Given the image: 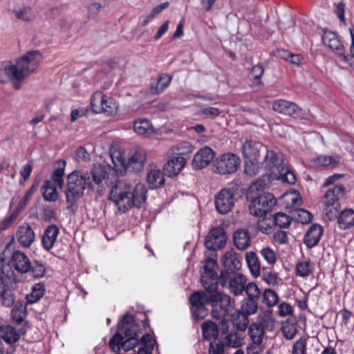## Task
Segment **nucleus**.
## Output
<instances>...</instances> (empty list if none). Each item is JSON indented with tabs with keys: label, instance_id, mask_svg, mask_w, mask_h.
I'll list each match as a JSON object with an SVG mask.
<instances>
[{
	"label": "nucleus",
	"instance_id": "nucleus-10",
	"mask_svg": "<svg viewBox=\"0 0 354 354\" xmlns=\"http://www.w3.org/2000/svg\"><path fill=\"white\" fill-rule=\"evenodd\" d=\"M212 292L198 290L191 294L189 297L190 309L196 319H203L208 315L207 305L212 306Z\"/></svg>",
	"mask_w": 354,
	"mask_h": 354
},
{
	"label": "nucleus",
	"instance_id": "nucleus-52",
	"mask_svg": "<svg viewBox=\"0 0 354 354\" xmlns=\"http://www.w3.org/2000/svg\"><path fill=\"white\" fill-rule=\"evenodd\" d=\"M14 12L18 19L25 21H31L35 18V15L30 7L24 6L18 10H15Z\"/></svg>",
	"mask_w": 354,
	"mask_h": 354
},
{
	"label": "nucleus",
	"instance_id": "nucleus-56",
	"mask_svg": "<svg viewBox=\"0 0 354 354\" xmlns=\"http://www.w3.org/2000/svg\"><path fill=\"white\" fill-rule=\"evenodd\" d=\"M295 218L297 223L306 224L313 221V215L304 209H298L295 210Z\"/></svg>",
	"mask_w": 354,
	"mask_h": 354
},
{
	"label": "nucleus",
	"instance_id": "nucleus-46",
	"mask_svg": "<svg viewBox=\"0 0 354 354\" xmlns=\"http://www.w3.org/2000/svg\"><path fill=\"white\" fill-rule=\"evenodd\" d=\"M248 316L256 314L259 309L258 301L251 299H243L240 304V307L238 308Z\"/></svg>",
	"mask_w": 354,
	"mask_h": 354
},
{
	"label": "nucleus",
	"instance_id": "nucleus-25",
	"mask_svg": "<svg viewBox=\"0 0 354 354\" xmlns=\"http://www.w3.org/2000/svg\"><path fill=\"white\" fill-rule=\"evenodd\" d=\"M187 163L183 156H176L171 158L163 166L164 172L169 176H175L185 167Z\"/></svg>",
	"mask_w": 354,
	"mask_h": 354
},
{
	"label": "nucleus",
	"instance_id": "nucleus-36",
	"mask_svg": "<svg viewBox=\"0 0 354 354\" xmlns=\"http://www.w3.org/2000/svg\"><path fill=\"white\" fill-rule=\"evenodd\" d=\"M266 331L259 324H255L253 322L248 327V335L252 344L257 346L261 344Z\"/></svg>",
	"mask_w": 354,
	"mask_h": 354
},
{
	"label": "nucleus",
	"instance_id": "nucleus-31",
	"mask_svg": "<svg viewBox=\"0 0 354 354\" xmlns=\"http://www.w3.org/2000/svg\"><path fill=\"white\" fill-rule=\"evenodd\" d=\"M264 74L263 66L258 64L252 66L250 73L249 79L252 82V87L254 91H260L263 86V83L261 80V77Z\"/></svg>",
	"mask_w": 354,
	"mask_h": 354
},
{
	"label": "nucleus",
	"instance_id": "nucleus-15",
	"mask_svg": "<svg viewBox=\"0 0 354 354\" xmlns=\"http://www.w3.org/2000/svg\"><path fill=\"white\" fill-rule=\"evenodd\" d=\"M227 237L221 227L212 228L205 239V245L209 250L216 251L225 247Z\"/></svg>",
	"mask_w": 354,
	"mask_h": 354
},
{
	"label": "nucleus",
	"instance_id": "nucleus-24",
	"mask_svg": "<svg viewBox=\"0 0 354 354\" xmlns=\"http://www.w3.org/2000/svg\"><path fill=\"white\" fill-rule=\"evenodd\" d=\"M59 234V229L55 224L50 225L45 229L41 237V244L46 251H50L53 248Z\"/></svg>",
	"mask_w": 354,
	"mask_h": 354
},
{
	"label": "nucleus",
	"instance_id": "nucleus-11",
	"mask_svg": "<svg viewBox=\"0 0 354 354\" xmlns=\"http://www.w3.org/2000/svg\"><path fill=\"white\" fill-rule=\"evenodd\" d=\"M218 281L223 288H227L234 295L243 293L247 282L246 277L239 272H221Z\"/></svg>",
	"mask_w": 354,
	"mask_h": 354
},
{
	"label": "nucleus",
	"instance_id": "nucleus-60",
	"mask_svg": "<svg viewBox=\"0 0 354 354\" xmlns=\"http://www.w3.org/2000/svg\"><path fill=\"white\" fill-rule=\"evenodd\" d=\"M175 150L178 156H183V155L192 153L194 150V147L190 142L183 141L175 146Z\"/></svg>",
	"mask_w": 354,
	"mask_h": 354
},
{
	"label": "nucleus",
	"instance_id": "nucleus-12",
	"mask_svg": "<svg viewBox=\"0 0 354 354\" xmlns=\"http://www.w3.org/2000/svg\"><path fill=\"white\" fill-rule=\"evenodd\" d=\"M277 198L270 193H264L254 198L249 205L250 213L257 217L266 216L277 204Z\"/></svg>",
	"mask_w": 354,
	"mask_h": 354
},
{
	"label": "nucleus",
	"instance_id": "nucleus-34",
	"mask_svg": "<svg viewBox=\"0 0 354 354\" xmlns=\"http://www.w3.org/2000/svg\"><path fill=\"white\" fill-rule=\"evenodd\" d=\"M147 181L150 189H159L165 184L163 173L158 169H152L147 176Z\"/></svg>",
	"mask_w": 354,
	"mask_h": 354
},
{
	"label": "nucleus",
	"instance_id": "nucleus-54",
	"mask_svg": "<svg viewBox=\"0 0 354 354\" xmlns=\"http://www.w3.org/2000/svg\"><path fill=\"white\" fill-rule=\"evenodd\" d=\"M307 338L304 336L296 340L292 347V354H307Z\"/></svg>",
	"mask_w": 354,
	"mask_h": 354
},
{
	"label": "nucleus",
	"instance_id": "nucleus-7",
	"mask_svg": "<svg viewBox=\"0 0 354 354\" xmlns=\"http://www.w3.org/2000/svg\"><path fill=\"white\" fill-rule=\"evenodd\" d=\"M17 288V277L8 265L0 274V301L2 306L11 307L15 301L14 290Z\"/></svg>",
	"mask_w": 354,
	"mask_h": 354
},
{
	"label": "nucleus",
	"instance_id": "nucleus-6",
	"mask_svg": "<svg viewBox=\"0 0 354 354\" xmlns=\"http://www.w3.org/2000/svg\"><path fill=\"white\" fill-rule=\"evenodd\" d=\"M350 33L351 37V55L346 54L343 43L335 32L328 30H324L322 39L323 44L335 54L341 62L348 63L351 66H353L351 61L354 59V29H351Z\"/></svg>",
	"mask_w": 354,
	"mask_h": 354
},
{
	"label": "nucleus",
	"instance_id": "nucleus-49",
	"mask_svg": "<svg viewBox=\"0 0 354 354\" xmlns=\"http://www.w3.org/2000/svg\"><path fill=\"white\" fill-rule=\"evenodd\" d=\"M260 160L244 159V174L248 176H256L260 169Z\"/></svg>",
	"mask_w": 354,
	"mask_h": 354
},
{
	"label": "nucleus",
	"instance_id": "nucleus-30",
	"mask_svg": "<svg viewBox=\"0 0 354 354\" xmlns=\"http://www.w3.org/2000/svg\"><path fill=\"white\" fill-rule=\"evenodd\" d=\"M254 322L259 324L264 330L272 331L275 326L276 320L273 317L272 310H265L259 313L257 320Z\"/></svg>",
	"mask_w": 354,
	"mask_h": 354
},
{
	"label": "nucleus",
	"instance_id": "nucleus-57",
	"mask_svg": "<svg viewBox=\"0 0 354 354\" xmlns=\"http://www.w3.org/2000/svg\"><path fill=\"white\" fill-rule=\"evenodd\" d=\"M124 338L122 334L117 332L109 340V346L113 352H119L122 350V345Z\"/></svg>",
	"mask_w": 354,
	"mask_h": 354
},
{
	"label": "nucleus",
	"instance_id": "nucleus-61",
	"mask_svg": "<svg viewBox=\"0 0 354 354\" xmlns=\"http://www.w3.org/2000/svg\"><path fill=\"white\" fill-rule=\"evenodd\" d=\"M262 279L270 286H275L279 284V277L277 274L271 271H268L265 268H263Z\"/></svg>",
	"mask_w": 354,
	"mask_h": 354
},
{
	"label": "nucleus",
	"instance_id": "nucleus-63",
	"mask_svg": "<svg viewBox=\"0 0 354 354\" xmlns=\"http://www.w3.org/2000/svg\"><path fill=\"white\" fill-rule=\"evenodd\" d=\"M19 216V212L17 210H15L10 213V214L6 217L1 223H0V230L4 231L8 229L13 222L17 219Z\"/></svg>",
	"mask_w": 354,
	"mask_h": 354
},
{
	"label": "nucleus",
	"instance_id": "nucleus-16",
	"mask_svg": "<svg viewBox=\"0 0 354 354\" xmlns=\"http://www.w3.org/2000/svg\"><path fill=\"white\" fill-rule=\"evenodd\" d=\"M272 109L281 114L289 115L293 118H303L304 111L296 103L283 99L277 100L272 103Z\"/></svg>",
	"mask_w": 354,
	"mask_h": 354
},
{
	"label": "nucleus",
	"instance_id": "nucleus-20",
	"mask_svg": "<svg viewBox=\"0 0 354 354\" xmlns=\"http://www.w3.org/2000/svg\"><path fill=\"white\" fill-rule=\"evenodd\" d=\"M215 153L209 147L201 148L194 156L192 167L196 169L206 167L214 159Z\"/></svg>",
	"mask_w": 354,
	"mask_h": 354
},
{
	"label": "nucleus",
	"instance_id": "nucleus-29",
	"mask_svg": "<svg viewBox=\"0 0 354 354\" xmlns=\"http://www.w3.org/2000/svg\"><path fill=\"white\" fill-rule=\"evenodd\" d=\"M233 241L234 246L239 250H245L251 243L250 236L248 230L238 229L234 232Z\"/></svg>",
	"mask_w": 354,
	"mask_h": 354
},
{
	"label": "nucleus",
	"instance_id": "nucleus-53",
	"mask_svg": "<svg viewBox=\"0 0 354 354\" xmlns=\"http://www.w3.org/2000/svg\"><path fill=\"white\" fill-rule=\"evenodd\" d=\"M29 272H31L32 277L39 279L43 277L46 272L45 266L37 261H34L30 263V268Z\"/></svg>",
	"mask_w": 354,
	"mask_h": 354
},
{
	"label": "nucleus",
	"instance_id": "nucleus-50",
	"mask_svg": "<svg viewBox=\"0 0 354 354\" xmlns=\"http://www.w3.org/2000/svg\"><path fill=\"white\" fill-rule=\"evenodd\" d=\"M292 218L283 212H277L272 216L273 225L279 228H288Z\"/></svg>",
	"mask_w": 354,
	"mask_h": 354
},
{
	"label": "nucleus",
	"instance_id": "nucleus-27",
	"mask_svg": "<svg viewBox=\"0 0 354 354\" xmlns=\"http://www.w3.org/2000/svg\"><path fill=\"white\" fill-rule=\"evenodd\" d=\"M171 77L167 74H161L153 79L150 84L149 92L151 95H158L162 93L170 84Z\"/></svg>",
	"mask_w": 354,
	"mask_h": 354
},
{
	"label": "nucleus",
	"instance_id": "nucleus-44",
	"mask_svg": "<svg viewBox=\"0 0 354 354\" xmlns=\"http://www.w3.org/2000/svg\"><path fill=\"white\" fill-rule=\"evenodd\" d=\"M46 292L45 286L42 283H37L35 284L31 290V292L28 294L26 297L27 303L34 304L40 300Z\"/></svg>",
	"mask_w": 354,
	"mask_h": 354
},
{
	"label": "nucleus",
	"instance_id": "nucleus-21",
	"mask_svg": "<svg viewBox=\"0 0 354 354\" xmlns=\"http://www.w3.org/2000/svg\"><path fill=\"white\" fill-rule=\"evenodd\" d=\"M15 236L19 243L24 248L30 247L35 239L33 229L27 223H24L18 227Z\"/></svg>",
	"mask_w": 354,
	"mask_h": 354
},
{
	"label": "nucleus",
	"instance_id": "nucleus-13",
	"mask_svg": "<svg viewBox=\"0 0 354 354\" xmlns=\"http://www.w3.org/2000/svg\"><path fill=\"white\" fill-rule=\"evenodd\" d=\"M241 159L235 153L228 152L218 156L214 166L216 171L221 175L232 174L235 173L240 167Z\"/></svg>",
	"mask_w": 354,
	"mask_h": 354
},
{
	"label": "nucleus",
	"instance_id": "nucleus-48",
	"mask_svg": "<svg viewBox=\"0 0 354 354\" xmlns=\"http://www.w3.org/2000/svg\"><path fill=\"white\" fill-rule=\"evenodd\" d=\"M279 300L278 294L270 288H266L262 293V303L268 308L276 306Z\"/></svg>",
	"mask_w": 354,
	"mask_h": 354
},
{
	"label": "nucleus",
	"instance_id": "nucleus-43",
	"mask_svg": "<svg viewBox=\"0 0 354 354\" xmlns=\"http://www.w3.org/2000/svg\"><path fill=\"white\" fill-rule=\"evenodd\" d=\"M134 131L140 136L150 135L153 132V128L149 120L139 119L134 122Z\"/></svg>",
	"mask_w": 354,
	"mask_h": 354
},
{
	"label": "nucleus",
	"instance_id": "nucleus-41",
	"mask_svg": "<svg viewBox=\"0 0 354 354\" xmlns=\"http://www.w3.org/2000/svg\"><path fill=\"white\" fill-rule=\"evenodd\" d=\"M57 187L52 180H46L41 188L44 199L50 202L56 201L58 198Z\"/></svg>",
	"mask_w": 354,
	"mask_h": 354
},
{
	"label": "nucleus",
	"instance_id": "nucleus-35",
	"mask_svg": "<svg viewBox=\"0 0 354 354\" xmlns=\"http://www.w3.org/2000/svg\"><path fill=\"white\" fill-rule=\"evenodd\" d=\"M337 222L341 229L346 230L354 225V210L345 209L337 214Z\"/></svg>",
	"mask_w": 354,
	"mask_h": 354
},
{
	"label": "nucleus",
	"instance_id": "nucleus-59",
	"mask_svg": "<svg viewBox=\"0 0 354 354\" xmlns=\"http://www.w3.org/2000/svg\"><path fill=\"white\" fill-rule=\"evenodd\" d=\"M261 255L269 265H273L277 261V254L270 247H266L261 250Z\"/></svg>",
	"mask_w": 354,
	"mask_h": 354
},
{
	"label": "nucleus",
	"instance_id": "nucleus-28",
	"mask_svg": "<svg viewBox=\"0 0 354 354\" xmlns=\"http://www.w3.org/2000/svg\"><path fill=\"white\" fill-rule=\"evenodd\" d=\"M66 162L64 160L60 159L57 160L55 163V168L50 176V180L53 184L59 189H62L64 184V176L65 174V168Z\"/></svg>",
	"mask_w": 354,
	"mask_h": 354
},
{
	"label": "nucleus",
	"instance_id": "nucleus-55",
	"mask_svg": "<svg viewBox=\"0 0 354 354\" xmlns=\"http://www.w3.org/2000/svg\"><path fill=\"white\" fill-rule=\"evenodd\" d=\"M257 223V227L260 232L263 234H269L273 230V221L272 218H268L266 216L261 217Z\"/></svg>",
	"mask_w": 354,
	"mask_h": 354
},
{
	"label": "nucleus",
	"instance_id": "nucleus-37",
	"mask_svg": "<svg viewBox=\"0 0 354 354\" xmlns=\"http://www.w3.org/2000/svg\"><path fill=\"white\" fill-rule=\"evenodd\" d=\"M245 261L251 274L258 277L261 274V263L257 254L254 252H248L245 254Z\"/></svg>",
	"mask_w": 354,
	"mask_h": 354
},
{
	"label": "nucleus",
	"instance_id": "nucleus-19",
	"mask_svg": "<svg viewBox=\"0 0 354 354\" xmlns=\"http://www.w3.org/2000/svg\"><path fill=\"white\" fill-rule=\"evenodd\" d=\"M112 171V174L116 176V169H113L111 167H106L100 164L94 165L91 170L90 174H85V176H89L91 182L95 185H100L104 180L109 178V172Z\"/></svg>",
	"mask_w": 354,
	"mask_h": 354
},
{
	"label": "nucleus",
	"instance_id": "nucleus-47",
	"mask_svg": "<svg viewBox=\"0 0 354 354\" xmlns=\"http://www.w3.org/2000/svg\"><path fill=\"white\" fill-rule=\"evenodd\" d=\"M211 315L213 318L216 319H221L220 322V330L222 333H227L228 332V321L225 319V317L227 315L226 311L220 309L218 307H212Z\"/></svg>",
	"mask_w": 354,
	"mask_h": 354
},
{
	"label": "nucleus",
	"instance_id": "nucleus-45",
	"mask_svg": "<svg viewBox=\"0 0 354 354\" xmlns=\"http://www.w3.org/2000/svg\"><path fill=\"white\" fill-rule=\"evenodd\" d=\"M312 162L317 167H335L339 162V158L337 156L321 155L315 158Z\"/></svg>",
	"mask_w": 354,
	"mask_h": 354
},
{
	"label": "nucleus",
	"instance_id": "nucleus-62",
	"mask_svg": "<svg viewBox=\"0 0 354 354\" xmlns=\"http://www.w3.org/2000/svg\"><path fill=\"white\" fill-rule=\"evenodd\" d=\"M208 354H228L226 353L224 343L219 340L218 342H211L208 348Z\"/></svg>",
	"mask_w": 354,
	"mask_h": 354
},
{
	"label": "nucleus",
	"instance_id": "nucleus-39",
	"mask_svg": "<svg viewBox=\"0 0 354 354\" xmlns=\"http://www.w3.org/2000/svg\"><path fill=\"white\" fill-rule=\"evenodd\" d=\"M225 347L237 348L242 346L244 344L243 335L236 331H230L222 341Z\"/></svg>",
	"mask_w": 354,
	"mask_h": 354
},
{
	"label": "nucleus",
	"instance_id": "nucleus-58",
	"mask_svg": "<svg viewBox=\"0 0 354 354\" xmlns=\"http://www.w3.org/2000/svg\"><path fill=\"white\" fill-rule=\"evenodd\" d=\"M111 158L112 162L116 169L121 170L119 167L121 166L124 170L129 169L128 167V161L127 162L125 158L119 152L111 153Z\"/></svg>",
	"mask_w": 354,
	"mask_h": 354
},
{
	"label": "nucleus",
	"instance_id": "nucleus-51",
	"mask_svg": "<svg viewBox=\"0 0 354 354\" xmlns=\"http://www.w3.org/2000/svg\"><path fill=\"white\" fill-rule=\"evenodd\" d=\"M244 291L247 295V299H254L257 301H259L261 291L258 286L253 282L245 283L244 287Z\"/></svg>",
	"mask_w": 354,
	"mask_h": 354
},
{
	"label": "nucleus",
	"instance_id": "nucleus-33",
	"mask_svg": "<svg viewBox=\"0 0 354 354\" xmlns=\"http://www.w3.org/2000/svg\"><path fill=\"white\" fill-rule=\"evenodd\" d=\"M231 322L234 327L239 331H245L249 326V316L245 315L239 309H236L231 314Z\"/></svg>",
	"mask_w": 354,
	"mask_h": 354
},
{
	"label": "nucleus",
	"instance_id": "nucleus-3",
	"mask_svg": "<svg viewBox=\"0 0 354 354\" xmlns=\"http://www.w3.org/2000/svg\"><path fill=\"white\" fill-rule=\"evenodd\" d=\"M147 190L142 183L132 185L123 181H118L111 188L109 200L113 201L118 209L125 212L133 207L140 208L147 200Z\"/></svg>",
	"mask_w": 354,
	"mask_h": 354
},
{
	"label": "nucleus",
	"instance_id": "nucleus-8",
	"mask_svg": "<svg viewBox=\"0 0 354 354\" xmlns=\"http://www.w3.org/2000/svg\"><path fill=\"white\" fill-rule=\"evenodd\" d=\"M346 194V189L343 185H336L328 189L322 198V203L326 218L333 221L337 218L341 209L340 199Z\"/></svg>",
	"mask_w": 354,
	"mask_h": 354
},
{
	"label": "nucleus",
	"instance_id": "nucleus-64",
	"mask_svg": "<svg viewBox=\"0 0 354 354\" xmlns=\"http://www.w3.org/2000/svg\"><path fill=\"white\" fill-rule=\"evenodd\" d=\"M136 323L135 316L129 313H127L123 315L118 324V330H122L124 328Z\"/></svg>",
	"mask_w": 354,
	"mask_h": 354
},
{
	"label": "nucleus",
	"instance_id": "nucleus-40",
	"mask_svg": "<svg viewBox=\"0 0 354 354\" xmlns=\"http://www.w3.org/2000/svg\"><path fill=\"white\" fill-rule=\"evenodd\" d=\"M202 333L205 339L212 340L217 339L218 336V326L212 321H205L202 324Z\"/></svg>",
	"mask_w": 354,
	"mask_h": 354
},
{
	"label": "nucleus",
	"instance_id": "nucleus-4",
	"mask_svg": "<svg viewBox=\"0 0 354 354\" xmlns=\"http://www.w3.org/2000/svg\"><path fill=\"white\" fill-rule=\"evenodd\" d=\"M262 166L270 177L283 183L295 184L297 178L295 174L284 164L283 154L273 150L266 149Z\"/></svg>",
	"mask_w": 354,
	"mask_h": 354
},
{
	"label": "nucleus",
	"instance_id": "nucleus-32",
	"mask_svg": "<svg viewBox=\"0 0 354 354\" xmlns=\"http://www.w3.org/2000/svg\"><path fill=\"white\" fill-rule=\"evenodd\" d=\"M21 333H23L18 332L16 328L12 326H0V339L1 338L9 344L16 343L19 339Z\"/></svg>",
	"mask_w": 354,
	"mask_h": 354
},
{
	"label": "nucleus",
	"instance_id": "nucleus-9",
	"mask_svg": "<svg viewBox=\"0 0 354 354\" xmlns=\"http://www.w3.org/2000/svg\"><path fill=\"white\" fill-rule=\"evenodd\" d=\"M90 104L93 112L107 116L116 114L118 109L116 100L105 95L102 91H96L92 95Z\"/></svg>",
	"mask_w": 354,
	"mask_h": 354
},
{
	"label": "nucleus",
	"instance_id": "nucleus-22",
	"mask_svg": "<svg viewBox=\"0 0 354 354\" xmlns=\"http://www.w3.org/2000/svg\"><path fill=\"white\" fill-rule=\"evenodd\" d=\"M324 229L317 223L312 224L306 231L304 237V243L307 248L311 249L319 243L323 236Z\"/></svg>",
	"mask_w": 354,
	"mask_h": 354
},
{
	"label": "nucleus",
	"instance_id": "nucleus-18",
	"mask_svg": "<svg viewBox=\"0 0 354 354\" xmlns=\"http://www.w3.org/2000/svg\"><path fill=\"white\" fill-rule=\"evenodd\" d=\"M266 149L261 142L252 140L245 141L241 147L244 159L260 160L261 153Z\"/></svg>",
	"mask_w": 354,
	"mask_h": 354
},
{
	"label": "nucleus",
	"instance_id": "nucleus-42",
	"mask_svg": "<svg viewBox=\"0 0 354 354\" xmlns=\"http://www.w3.org/2000/svg\"><path fill=\"white\" fill-rule=\"evenodd\" d=\"M314 270V265L309 260L297 262L295 269V274L297 277L306 278L311 275Z\"/></svg>",
	"mask_w": 354,
	"mask_h": 354
},
{
	"label": "nucleus",
	"instance_id": "nucleus-17",
	"mask_svg": "<svg viewBox=\"0 0 354 354\" xmlns=\"http://www.w3.org/2000/svg\"><path fill=\"white\" fill-rule=\"evenodd\" d=\"M147 160L146 150L139 146L131 149L128 158V167L135 172L140 171L145 165Z\"/></svg>",
	"mask_w": 354,
	"mask_h": 354
},
{
	"label": "nucleus",
	"instance_id": "nucleus-23",
	"mask_svg": "<svg viewBox=\"0 0 354 354\" xmlns=\"http://www.w3.org/2000/svg\"><path fill=\"white\" fill-rule=\"evenodd\" d=\"M223 270L221 272H239L241 268V261L239 254L234 251L225 252L223 261Z\"/></svg>",
	"mask_w": 354,
	"mask_h": 354
},
{
	"label": "nucleus",
	"instance_id": "nucleus-14",
	"mask_svg": "<svg viewBox=\"0 0 354 354\" xmlns=\"http://www.w3.org/2000/svg\"><path fill=\"white\" fill-rule=\"evenodd\" d=\"M236 194L237 189L234 187L221 189L214 197L216 211L221 214L230 212L234 206Z\"/></svg>",
	"mask_w": 354,
	"mask_h": 354
},
{
	"label": "nucleus",
	"instance_id": "nucleus-2",
	"mask_svg": "<svg viewBox=\"0 0 354 354\" xmlns=\"http://www.w3.org/2000/svg\"><path fill=\"white\" fill-rule=\"evenodd\" d=\"M43 59L39 50H30L21 56L15 64L3 63L4 73L9 78L15 90H19L24 81L37 71Z\"/></svg>",
	"mask_w": 354,
	"mask_h": 354
},
{
	"label": "nucleus",
	"instance_id": "nucleus-38",
	"mask_svg": "<svg viewBox=\"0 0 354 354\" xmlns=\"http://www.w3.org/2000/svg\"><path fill=\"white\" fill-rule=\"evenodd\" d=\"M26 315V303L24 301H17L11 311V317L12 321L19 324L24 321Z\"/></svg>",
	"mask_w": 354,
	"mask_h": 354
},
{
	"label": "nucleus",
	"instance_id": "nucleus-5",
	"mask_svg": "<svg viewBox=\"0 0 354 354\" xmlns=\"http://www.w3.org/2000/svg\"><path fill=\"white\" fill-rule=\"evenodd\" d=\"M86 185L89 189H93L90 177L83 175L80 171L75 170L68 175L66 189L64 191L68 209H73L76 205L77 200L84 194Z\"/></svg>",
	"mask_w": 354,
	"mask_h": 354
},
{
	"label": "nucleus",
	"instance_id": "nucleus-26",
	"mask_svg": "<svg viewBox=\"0 0 354 354\" xmlns=\"http://www.w3.org/2000/svg\"><path fill=\"white\" fill-rule=\"evenodd\" d=\"M12 264L13 267L21 273H27L30 270V261L22 252L15 251L12 255Z\"/></svg>",
	"mask_w": 354,
	"mask_h": 354
},
{
	"label": "nucleus",
	"instance_id": "nucleus-1",
	"mask_svg": "<svg viewBox=\"0 0 354 354\" xmlns=\"http://www.w3.org/2000/svg\"><path fill=\"white\" fill-rule=\"evenodd\" d=\"M218 265L216 259L208 257L203 266L201 283L205 290L212 292V307H218L228 314L235 306V301L229 295L218 290V279L216 269Z\"/></svg>",
	"mask_w": 354,
	"mask_h": 354
}]
</instances>
